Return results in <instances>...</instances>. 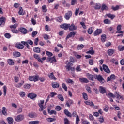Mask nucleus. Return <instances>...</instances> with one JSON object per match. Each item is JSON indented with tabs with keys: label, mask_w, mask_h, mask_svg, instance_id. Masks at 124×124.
I'll use <instances>...</instances> for the list:
<instances>
[{
	"label": "nucleus",
	"mask_w": 124,
	"mask_h": 124,
	"mask_svg": "<svg viewBox=\"0 0 124 124\" xmlns=\"http://www.w3.org/2000/svg\"><path fill=\"white\" fill-rule=\"evenodd\" d=\"M19 94H20L21 97H25V96H26V93H25L24 92H21L19 93Z\"/></svg>",
	"instance_id": "nucleus-51"
},
{
	"label": "nucleus",
	"mask_w": 124,
	"mask_h": 124,
	"mask_svg": "<svg viewBox=\"0 0 124 124\" xmlns=\"http://www.w3.org/2000/svg\"><path fill=\"white\" fill-rule=\"evenodd\" d=\"M55 110L57 111H61V110H62V107H61L60 106H57L55 107Z\"/></svg>",
	"instance_id": "nucleus-59"
},
{
	"label": "nucleus",
	"mask_w": 124,
	"mask_h": 124,
	"mask_svg": "<svg viewBox=\"0 0 124 124\" xmlns=\"http://www.w3.org/2000/svg\"><path fill=\"white\" fill-rule=\"evenodd\" d=\"M6 21V19L4 17H2L0 18V27H4V25H5Z\"/></svg>",
	"instance_id": "nucleus-8"
},
{
	"label": "nucleus",
	"mask_w": 124,
	"mask_h": 124,
	"mask_svg": "<svg viewBox=\"0 0 124 124\" xmlns=\"http://www.w3.org/2000/svg\"><path fill=\"white\" fill-rule=\"evenodd\" d=\"M19 31L21 32V33H23V34H26V33H28V30L25 28H20L19 29Z\"/></svg>",
	"instance_id": "nucleus-17"
},
{
	"label": "nucleus",
	"mask_w": 124,
	"mask_h": 124,
	"mask_svg": "<svg viewBox=\"0 0 124 124\" xmlns=\"http://www.w3.org/2000/svg\"><path fill=\"white\" fill-rule=\"evenodd\" d=\"M71 16H72V12L71 11H68L67 13L65 14L64 18L66 19V20H69Z\"/></svg>",
	"instance_id": "nucleus-7"
},
{
	"label": "nucleus",
	"mask_w": 124,
	"mask_h": 124,
	"mask_svg": "<svg viewBox=\"0 0 124 124\" xmlns=\"http://www.w3.org/2000/svg\"><path fill=\"white\" fill-rule=\"evenodd\" d=\"M2 113L3 114V115H4V116H6V115H7V113L6 112V108L5 107H3L2 108Z\"/></svg>",
	"instance_id": "nucleus-35"
},
{
	"label": "nucleus",
	"mask_w": 124,
	"mask_h": 124,
	"mask_svg": "<svg viewBox=\"0 0 124 124\" xmlns=\"http://www.w3.org/2000/svg\"><path fill=\"white\" fill-rule=\"evenodd\" d=\"M116 96L117 97V98L119 99H124V98H123V97H122V96L120 95V94H119V93H117V92H116Z\"/></svg>",
	"instance_id": "nucleus-44"
},
{
	"label": "nucleus",
	"mask_w": 124,
	"mask_h": 124,
	"mask_svg": "<svg viewBox=\"0 0 124 124\" xmlns=\"http://www.w3.org/2000/svg\"><path fill=\"white\" fill-rule=\"evenodd\" d=\"M42 8L43 12H46L47 11V8H46V5L42 6Z\"/></svg>",
	"instance_id": "nucleus-61"
},
{
	"label": "nucleus",
	"mask_w": 124,
	"mask_h": 124,
	"mask_svg": "<svg viewBox=\"0 0 124 124\" xmlns=\"http://www.w3.org/2000/svg\"><path fill=\"white\" fill-rule=\"evenodd\" d=\"M15 120L16 122H22L25 120V116L23 114H20L15 117Z\"/></svg>",
	"instance_id": "nucleus-3"
},
{
	"label": "nucleus",
	"mask_w": 124,
	"mask_h": 124,
	"mask_svg": "<svg viewBox=\"0 0 124 124\" xmlns=\"http://www.w3.org/2000/svg\"><path fill=\"white\" fill-rule=\"evenodd\" d=\"M82 94H83L84 99H85V100H88V95H87V93L84 92Z\"/></svg>",
	"instance_id": "nucleus-46"
},
{
	"label": "nucleus",
	"mask_w": 124,
	"mask_h": 124,
	"mask_svg": "<svg viewBox=\"0 0 124 124\" xmlns=\"http://www.w3.org/2000/svg\"><path fill=\"white\" fill-rule=\"evenodd\" d=\"M21 43H22V44H23V45H25V46H26V47H27V48H28V49H30V45H29V44H28V43H27V42L21 41Z\"/></svg>",
	"instance_id": "nucleus-36"
},
{
	"label": "nucleus",
	"mask_w": 124,
	"mask_h": 124,
	"mask_svg": "<svg viewBox=\"0 0 124 124\" xmlns=\"http://www.w3.org/2000/svg\"><path fill=\"white\" fill-rule=\"evenodd\" d=\"M24 83H25V82L23 80L21 81V83H18L16 85V87L20 88L21 86H23L24 85Z\"/></svg>",
	"instance_id": "nucleus-33"
},
{
	"label": "nucleus",
	"mask_w": 124,
	"mask_h": 124,
	"mask_svg": "<svg viewBox=\"0 0 124 124\" xmlns=\"http://www.w3.org/2000/svg\"><path fill=\"white\" fill-rule=\"evenodd\" d=\"M79 81H80L81 83H89V80L85 78H79Z\"/></svg>",
	"instance_id": "nucleus-28"
},
{
	"label": "nucleus",
	"mask_w": 124,
	"mask_h": 124,
	"mask_svg": "<svg viewBox=\"0 0 124 124\" xmlns=\"http://www.w3.org/2000/svg\"><path fill=\"white\" fill-rule=\"evenodd\" d=\"M102 32V30L101 29H97L94 32V36H96V35H99V34H100Z\"/></svg>",
	"instance_id": "nucleus-19"
},
{
	"label": "nucleus",
	"mask_w": 124,
	"mask_h": 124,
	"mask_svg": "<svg viewBox=\"0 0 124 124\" xmlns=\"http://www.w3.org/2000/svg\"><path fill=\"white\" fill-rule=\"evenodd\" d=\"M62 88H63L65 91H67V86H66V85H65L64 83L62 84Z\"/></svg>",
	"instance_id": "nucleus-54"
},
{
	"label": "nucleus",
	"mask_w": 124,
	"mask_h": 124,
	"mask_svg": "<svg viewBox=\"0 0 124 124\" xmlns=\"http://www.w3.org/2000/svg\"><path fill=\"white\" fill-rule=\"evenodd\" d=\"M38 78H39V76H30L29 77V81L37 82L38 81Z\"/></svg>",
	"instance_id": "nucleus-4"
},
{
	"label": "nucleus",
	"mask_w": 124,
	"mask_h": 124,
	"mask_svg": "<svg viewBox=\"0 0 124 124\" xmlns=\"http://www.w3.org/2000/svg\"><path fill=\"white\" fill-rule=\"evenodd\" d=\"M26 43H27L28 44H30V45H33V42L31 40H28Z\"/></svg>",
	"instance_id": "nucleus-57"
},
{
	"label": "nucleus",
	"mask_w": 124,
	"mask_h": 124,
	"mask_svg": "<svg viewBox=\"0 0 124 124\" xmlns=\"http://www.w3.org/2000/svg\"><path fill=\"white\" fill-rule=\"evenodd\" d=\"M33 57H34V59L38 60V61L39 62L43 63V61H42V60H41V59H40V57H39V55H38L37 54H34Z\"/></svg>",
	"instance_id": "nucleus-14"
},
{
	"label": "nucleus",
	"mask_w": 124,
	"mask_h": 124,
	"mask_svg": "<svg viewBox=\"0 0 124 124\" xmlns=\"http://www.w3.org/2000/svg\"><path fill=\"white\" fill-rule=\"evenodd\" d=\"M79 122H80V118H79V116L77 115L76 119V124H79Z\"/></svg>",
	"instance_id": "nucleus-52"
},
{
	"label": "nucleus",
	"mask_w": 124,
	"mask_h": 124,
	"mask_svg": "<svg viewBox=\"0 0 124 124\" xmlns=\"http://www.w3.org/2000/svg\"><path fill=\"white\" fill-rule=\"evenodd\" d=\"M8 63L9 65H14V61L12 59H9L8 60Z\"/></svg>",
	"instance_id": "nucleus-30"
},
{
	"label": "nucleus",
	"mask_w": 124,
	"mask_h": 124,
	"mask_svg": "<svg viewBox=\"0 0 124 124\" xmlns=\"http://www.w3.org/2000/svg\"><path fill=\"white\" fill-rule=\"evenodd\" d=\"M64 124H69V120L67 118L64 119Z\"/></svg>",
	"instance_id": "nucleus-63"
},
{
	"label": "nucleus",
	"mask_w": 124,
	"mask_h": 124,
	"mask_svg": "<svg viewBox=\"0 0 124 124\" xmlns=\"http://www.w3.org/2000/svg\"><path fill=\"white\" fill-rule=\"evenodd\" d=\"M7 121L9 124H13V118L11 117H8L7 118Z\"/></svg>",
	"instance_id": "nucleus-22"
},
{
	"label": "nucleus",
	"mask_w": 124,
	"mask_h": 124,
	"mask_svg": "<svg viewBox=\"0 0 124 124\" xmlns=\"http://www.w3.org/2000/svg\"><path fill=\"white\" fill-rule=\"evenodd\" d=\"M106 16H107V17H108V18H110L111 20H113V19H114V18L116 17V16H115V15H112L111 14H107L106 15Z\"/></svg>",
	"instance_id": "nucleus-26"
},
{
	"label": "nucleus",
	"mask_w": 124,
	"mask_h": 124,
	"mask_svg": "<svg viewBox=\"0 0 124 124\" xmlns=\"http://www.w3.org/2000/svg\"><path fill=\"white\" fill-rule=\"evenodd\" d=\"M93 31V27H90L88 30V33L89 34H92Z\"/></svg>",
	"instance_id": "nucleus-43"
},
{
	"label": "nucleus",
	"mask_w": 124,
	"mask_h": 124,
	"mask_svg": "<svg viewBox=\"0 0 124 124\" xmlns=\"http://www.w3.org/2000/svg\"><path fill=\"white\" fill-rule=\"evenodd\" d=\"M103 69L105 71V72H106V73H110L111 72V71H110V69H109V67L107 66V65L105 64H103Z\"/></svg>",
	"instance_id": "nucleus-9"
},
{
	"label": "nucleus",
	"mask_w": 124,
	"mask_h": 124,
	"mask_svg": "<svg viewBox=\"0 0 124 124\" xmlns=\"http://www.w3.org/2000/svg\"><path fill=\"white\" fill-rule=\"evenodd\" d=\"M48 76L52 80H57V78L54 76V74L53 73H51L50 74H48Z\"/></svg>",
	"instance_id": "nucleus-25"
},
{
	"label": "nucleus",
	"mask_w": 124,
	"mask_h": 124,
	"mask_svg": "<svg viewBox=\"0 0 124 124\" xmlns=\"http://www.w3.org/2000/svg\"><path fill=\"white\" fill-rule=\"evenodd\" d=\"M14 57H16V58H18V57H20L21 56V53L19 52H15V54H14Z\"/></svg>",
	"instance_id": "nucleus-48"
},
{
	"label": "nucleus",
	"mask_w": 124,
	"mask_h": 124,
	"mask_svg": "<svg viewBox=\"0 0 124 124\" xmlns=\"http://www.w3.org/2000/svg\"><path fill=\"white\" fill-rule=\"evenodd\" d=\"M94 78L96 80H97L101 84H104L105 80L102 76L100 75H94Z\"/></svg>",
	"instance_id": "nucleus-1"
},
{
	"label": "nucleus",
	"mask_w": 124,
	"mask_h": 124,
	"mask_svg": "<svg viewBox=\"0 0 124 124\" xmlns=\"http://www.w3.org/2000/svg\"><path fill=\"white\" fill-rule=\"evenodd\" d=\"M52 87L53 89H57L60 87V84L58 82H53L52 83Z\"/></svg>",
	"instance_id": "nucleus-21"
},
{
	"label": "nucleus",
	"mask_w": 124,
	"mask_h": 124,
	"mask_svg": "<svg viewBox=\"0 0 124 124\" xmlns=\"http://www.w3.org/2000/svg\"><path fill=\"white\" fill-rule=\"evenodd\" d=\"M101 41L102 42H105V40L106 39V35L103 34L101 35Z\"/></svg>",
	"instance_id": "nucleus-34"
},
{
	"label": "nucleus",
	"mask_w": 124,
	"mask_h": 124,
	"mask_svg": "<svg viewBox=\"0 0 124 124\" xmlns=\"http://www.w3.org/2000/svg\"><path fill=\"white\" fill-rule=\"evenodd\" d=\"M108 9V7L105 4H103L101 8V10H107Z\"/></svg>",
	"instance_id": "nucleus-39"
},
{
	"label": "nucleus",
	"mask_w": 124,
	"mask_h": 124,
	"mask_svg": "<svg viewBox=\"0 0 124 124\" xmlns=\"http://www.w3.org/2000/svg\"><path fill=\"white\" fill-rule=\"evenodd\" d=\"M28 116L29 118L33 119V118H36V117H37V114H36L35 112H31L29 113Z\"/></svg>",
	"instance_id": "nucleus-16"
},
{
	"label": "nucleus",
	"mask_w": 124,
	"mask_h": 124,
	"mask_svg": "<svg viewBox=\"0 0 124 124\" xmlns=\"http://www.w3.org/2000/svg\"><path fill=\"white\" fill-rule=\"evenodd\" d=\"M104 24H111V21L109 20L108 19H106L104 20Z\"/></svg>",
	"instance_id": "nucleus-47"
},
{
	"label": "nucleus",
	"mask_w": 124,
	"mask_h": 124,
	"mask_svg": "<svg viewBox=\"0 0 124 124\" xmlns=\"http://www.w3.org/2000/svg\"><path fill=\"white\" fill-rule=\"evenodd\" d=\"M17 27H18V24L16 23L14 24L13 25H11L10 26V29H16L17 28Z\"/></svg>",
	"instance_id": "nucleus-42"
},
{
	"label": "nucleus",
	"mask_w": 124,
	"mask_h": 124,
	"mask_svg": "<svg viewBox=\"0 0 124 124\" xmlns=\"http://www.w3.org/2000/svg\"><path fill=\"white\" fill-rule=\"evenodd\" d=\"M84 48V45L81 44V45H78L77 47L78 50H82Z\"/></svg>",
	"instance_id": "nucleus-40"
},
{
	"label": "nucleus",
	"mask_w": 124,
	"mask_h": 124,
	"mask_svg": "<svg viewBox=\"0 0 124 124\" xmlns=\"http://www.w3.org/2000/svg\"><path fill=\"white\" fill-rule=\"evenodd\" d=\"M33 51L35 53H39L40 52V48L39 47H36L33 49Z\"/></svg>",
	"instance_id": "nucleus-41"
},
{
	"label": "nucleus",
	"mask_w": 124,
	"mask_h": 124,
	"mask_svg": "<svg viewBox=\"0 0 124 124\" xmlns=\"http://www.w3.org/2000/svg\"><path fill=\"white\" fill-rule=\"evenodd\" d=\"M18 14L19 15H24V13L23 12V8L22 7H20L19 8Z\"/></svg>",
	"instance_id": "nucleus-32"
},
{
	"label": "nucleus",
	"mask_w": 124,
	"mask_h": 124,
	"mask_svg": "<svg viewBox=\"0 0 124 124\" xmlns=\"http://www.w3.org/2000/svg\"><path fill=\"white\" fill-rule=\"evenodd\" d=\"M14 79L15 82H16V83H18V82H19V77L17 76H15Z\"/></svg>",
	"instance_id": "nucleus-64"
},
{
	"label": "nucleus",
	"mask_w": 124,
	"mask_h": 124,
	"mask_svg": "<svg viewBox=\"0 0 124 124\" xmlns=\"http://www.w3.org/2000/svg\"><path fill=\"white\" fill-rule=\"evenodd\" d=\"M57 21L61 23L62 21V16L58 17L56 18Z\"/></svg>",
	"instance_id": "nucleus-60"
},
{
	"label": "nucleus",
	"mask_w": 124,
	"mask_h": 124,
	"mask_svg": "<svg viewBox=\"0 0 124 124\" xmlns=\"http://www.w3.org/2000/svg\"><path fill=\"white\" fill-rule=\"evenodd\" d=\"M85 104L86 105H90V106H94V104H93V102L89 101H85Z\"/></svg>",
	"instance_id": "nucleus-29"
},
{
	"label": "nucleus",
	"mask_w": 124,
	"mask_h": 124,
	"mask_svg": "<svg viewBox=\"0 0 124 124\" xmlns=\"http://www.w3.org/2000/svg\"><path fill=\"white\" fill-rule=\"evenodd\" d=\"M86 54H90V55H94V50L93 49V47H90V50L86 52Z\"/></svg>",
	"instance_id": "nucleus-23"
},
{
	"label": "nucleus",
	"mask_w": 124,
	"mask_h": 124,
	"mask_svg": "<svg viewBox=\"0 0 124 124\" xmlns=\"http://www.w3.org/2000/svg\"><path fill=\"white\" fill-rule=\"evenodd\" d=\"M58 98L61 100V101H63L64 99L63 98V96L62 94H59L57 96Z\"/></svg>",
	"instance_id": "nucleus-38"
},
{
	"label": "nucleus",
	"mask_w": 124,
	"mask_h": 124,
	"mask_svg": "<svg viewBox=\"0 0 124 124\" xmlns=\"http://www.w3.org/2000/svg\"><path fill=\"white\" fill-rule=\"evenodd\" d=\"M23 88L24 89H27V90H28L31 88V84H26L24 85Z\"/></svg>",
	"instance_id": "nucleus-45"
},
{
	"label": "nucleus",
	"mask_w": 124,
	"mask_h": 124,
	"mask_svg": "<svg viewBox=\"0 0 124 124\" xmlns=\"http://www.w3.org/2000/svg\"><path fill=\"white\" fill-rule=\"evenodd\" d=\"M100 5L97 4H95V5L94 6V8L95 9H100Z\"/></svg>",
	"instance_id": "nucleus-58"
},
{
	"label": "nucleus",
	"mask_w": 124,
	"mask_h": 124,
	"mask_svg": "<svg viewBox=\"0 0 124 124\" xmlns=\"http://www.w3.org/2000/svg\"><path fill=\"white\" fill-rule=\"evenodd\" d=\"M69 27H70V24L64 23L60 25L61 29H63V30H68Z\"/></svg>",
	"instance_id": "nucleus-6"
},
{
	"label": "nucleus",
	"mask_w": 124,
	"mask_h": 124,
	"mask_svg": "<svg viewBox=\"0 0 124 124\" xmlns=\"http://www.w3.org/2000/svg\"><path fill=\"white\" fill-rule=\"evenodd\" d=\"M122 30V25H119L117 27V31H116V33H120L121 34H123L124 33V32L123 31H121Z\"/></svg>",
	"instance_id": "nucleus-10"
},
{
	"label": "nucleus",
	"mask_w": 124,
	"mask_h": 124,
	"mask_svg": "<svg viewBox=\"0 0 124 124\" xmlns=\"http://www.w3.org/2000/svg\"><path fill=\"white\" fill-rule=\"evenodd\" d=\"M16 48H17V49H24V45L20 43H17L16 45Z\"/></svg>",
	"instance_id": "nucleus-20"
},
{
	"label": "nucleus",
	"mask_w": 124,
	"mask_h": 124,
	"mask_svg": "<svg viewBox=\"0 0 124 124\" xmlns=\"http://www.w3.org/2000/svg\"><path fill=\"white\" fill-rule=\"evenodd\" d=\"M64 113L66 115V116H67V117H69V118H71V117H72L71 113H70L68 110L65 109L64 110Z\"/></svg>",
	"instance_id": "nucleus-24"
},
{
	"label": "nucleus",
	"mask_w": 124,
	"mask_h": 124,
	"mask_svg": "<svg viewBox=\"0 0 124 124\" xmlns=\"http://www.w3.org/2000/svg\"><path fill=\"white\" fill-rule=\"evenodd\" d=\"M69 30L70 31H75L76 30H77V27L75 26L73 23L71 25L70 24V26H69Z\"/></svg>",
	"instance_id": "nucleus-12"
},
{
	"label": "nucleus",
	"mask_w": 124,
	"mask_h": 124,
	"mask_svg": "<svg viewBox=\"0 0 124 124\" xmlns=\"http://www.w3.org/2000/svg\"><path fill=\"white\" fill-rule=\"evenodd\" d=\"M44 104V100H41L40 103H38V105L40 107V108L39 109V111L40 112H42L43 110H44V106L43 105Z\"/></svg>",
	"instance_id": "nucleus-5"
},
{
	"label": "nucleus",
	"mask_w": 124,
	"mask_h": 124,
	"mask_svg": "<svg viewBox=\"0 0 124 124\" xmlns=\"http://www.w3.org/2000/svg\"><path fill=\"white\" fill-rule=\"evenodd\" d=\"M27 96L31 99H33V98H36L37 95H36V94L33 93H30L28 94Z\"/></svg>",
	"instance_id": "nucleus-11"
},
{
	"label": "nucleus",
	"mask_w": 124,
	"mask_h": 124,
	"mask_svg": "<svg viewBox=\"0 0 124 124\" xmlns=\"http://www.w3.org/2000/svg\"><path fill=\"white\" fill-rule=\"evenodd\" d=\"M119 9L120 6H119V5H117L116 7H112V9H113V10H114V11H116V10H118Z\"/></svg>",
	"instance_id": "nucleus-49"
},
{
	"label": "nucleus",
	"mask_w": 124,
	"mask_h": 124,
	"mask_svg": "<svg viewBox=\"0 0 124 124\" xmlns=\"http://www.w3.org/2000/svg\"><path fill=\"white\" fill-rule=\"evenodd\" d=\"M48 62H50V63H53L54 62H56L57 60H56V57L55 56L53 57L52 58H49L47 59Z\"/></svg>",
	"instance_id": "nucleus-13"
},
{
	"label": "nucleus",
	"mask_w": 124,
	"mask_h": 124,
	"mask_svg": "<svg viewBox=\"0 0 124 124\" xmlns=\"http://www.w3.org/2000/svg\"><path fill=\"white\" fill-rule=\"evenodd\" d=\"M55 95H57V93H55V92H51L50 93V96H51V97H54Z\"/></svg>",
	"instance_id": "nucleus-55"
},
{
	"label": "nucleus",
	"mask_w": 124,
	"mask_h": 124,
	"mask_svg": "<svg viewBox=\"0 0 124 124\" xmlns=\"http://www.w3.org/2000/svg\"><path fill=\"white\" fill-rule=\"evenodd\" d=\"M48 112L50 115H57V111H56V110H52L50 111L49 109H48Z\"/></svg>",
	"instance_id": "nucleus-31"
},
{
	"label": "nucleus",
	"mask_w": 124,
	"mask_h": 124,
	"mask_svg": "<svg viewBox=\"0 0 124 124\" xmlns=\"http://www.w3.org/2000/svg\"><path fill=\"white\" fill-rule=\"evenodd\" d=\"M66 63L67 64L66 66H65L66 69L67 71H69V70H71L72 71H74V67H71L72 65H73V64L68 62V61L66 62Z\"/></svg>",
	"instance_id": "nucleus-2"
},
{
	"label": "nucleus",
	"mask_w": 124,
	"mask_h": 124,
	"mask_svg": "<svg viewBox=\"0 0 124 124\" xmlns=\"http://www.w3.org/2000/svg\"><path fill=\"white\" fill-rule=\"evenodd\" d=\"M65 82H66V83H67V84H71V83H73V81H72V80L69 79V78H67L65 80Z\"/></svg>",
	"instance_id": "nucleus-53"
},
{
	"label": "nucleus",
	"mask_w": 124,
	"mask_h": 124,
	"mask_svg": "<svg viewBox=\"0 0 124 124\" xmlns=\"http://www.w3.org/2000/svg\"><path fill=\"white\" fill-rule=\"evenodd\" d=\"M108 56H112L113 54H114V50L113 49H109L108 51Z\"/></svg>",
	"instance_id": "nucleus-37"
},
{
	"label": "nucleus",
	"mask_w": 124,
	"mask_h": 124,
	"mask_svg": "<svg viewBox=\"0 0 124 124\" xmlns=\"http://www.w3.org/2000/svg\"><path fill=\"white\" fill-rule=\"evenodd\" d=\"M75 34H76V32H71L66 37V40L68 39V38H70V37H74L75 36Z\"/></svg>",
	"instance_id": "nucleus-15"
},
{
	"label": "nucleus",
	"mask_w": 124,
	"mask_h": 124,
	"mask_svg": "<svg viewBox=\"0 0 124 124\" xmlns=\"http://www.w3.org/2000/svg\"><path fill=\"white\" fill-rule=\"evenodd\" d=\"M7 88L6 87V86H3V92H4V95L5 96L6 95V90Z\"/></svg>",
	"instance_id": "nucleus-56"
},
{
	"label": "nucleus",
	"mask_w": 124,
	"mask_h": 124,
	"mask_svg": "<svg viewBox=\"0 0 124 124\" xmlns=\"http://www.w3.org/2000/svg\"><path fill=\"white\" fill-rule=\"evenodd\" d=\"M87 76L89 80H90L91 81H93V75L88 73L87 74Z\"/></svg>",
	"instance_id": "nucleus-27"
},
{
	"label": "nucleus",
	"mask_w": 124,
	"mask_h": 124,
	"mask_svg": "<svg viewBox=\"0 0 124 124\" xmlns=\"http://www.w3.org/2000/svg\"><path fill=\"white\" fill-rule=\"evenodd\" d=\"M108 96L109 97H112V98H115V97H116V96L111 92L108 93Z\"/></svg>",
	"instance_id": "nucleus-50"
},
{
	"label": "nucleus",
	"mask_w": 124,
	"mask_h": 124,
	"mask_svg": "<svg viewBox=\"0 0 124 124\" xmlns=\"http://www.w3.org/2000/svg\"><path fill=\"white\" fill-rule=\"evenodd\" d=\"M118 50L119 51H124V46H118Z\"/></svg>",
	"instance_id": "nucleus-62"
},
{
	"label": "nucleus",
	"mask_w": 124,
	"mask_h": 124,
	"mask_svg": "<svg viewBox=\"0 0 124 124\" xmlns=\"http://www.w3.org/2000/svg\"><path fill=\"white\" fill-rule=\"evenodd\" d=\"M99 92L102 94H104L106 93V90L105 89V88L100 86L99 87Z\"/></svg>",
	"instance_id": "nucleus-18"
}]
</instances>
